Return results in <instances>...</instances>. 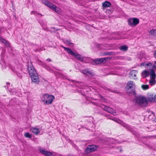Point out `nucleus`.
<instances>
[{
  "label": "nucleus",
  "instance_id": "obj_1",
  "mask_svg": "<svg viewBox=\"0 0 156 156\" xmlns=\"http://www.w3.org/2000/svg\"><path fill=\"white\" fill-rule=\"evenodd\" d=\"M55 99L53 95L45 94L43 95L41 97V101L45 105L51 104Z\"/></svg>",
  "mask_w": 156,
  "mask_h": 156
},
{
  "label": "nucleus",
  "instance_id": "obj_2",
  "mask_svg": "<svg viewBox=\"0 0 156 156\" xmlns=\"http://www.w3.org/2000/svg\"><path fill=\"white\" fill-rule=\"evenodd\" d=\"M61 47H62L65 50H66L68 53L73 56H75L79 60L81 61H83L84 59L85 58V57H83V56L79 54H78L77 53L73 52L71 49L69 48H66L62 46H61Z\"/></svg>",
  "mask_w": 156,
  "mask_h": 156
},
{
  "label": "nucleus",
  "instance_id": "obj_3",
  "mask_svg": "<svg viewBox=\"0 0 156 156\" xmlns=\"http://www.w3.org/2000/svg\"><path fill=\"white\" fill-rule=\"evenodd\" d=\"M135 103L136 105L142 107L147 105L148 102L146 98L143 96H139L136 98Z\"/></svg>",
  "mask_w": 156,
  "mask_h": 156
},
{
  "label": "nucleus",
  "instance_id": "obj_4",
  "mask_svg": "<svg viewBox=\"0 0 156 156\" xmlns=\"http://www.w3.org/2000/svg\"><path fill=\"white\" fill-rule=\"evenodd\" d=\"M39 151L42 154L45 156H61L60 154L55 152L48 151L42 148H40Z\"/></svg>",
  "mask_w": 156,
  "mask_h": 156
},
{
  "label": "nucleus",
  "instance_id": "obj_5",
  "mask_svg": "<svg viewBox=\"0 0 156 156\" xmlns=\"http://www.w3.org/2000/svg\"><path fill=\"white\" fill-rule=\"evenodd\" d=\"M150 79L149 81V83L151 86L155 85L156 83V74L153 69H151L150 73Z\"/></svg>",
  "mask_w": 156,
  "mask_h": 156
},
{
  "label": "nucleus",
  "instance_id": "obj_6",
  "mask_svg": "<svg viewBox=\"0 0 156 156\" xmlns=\"http://www.w3.org/2000/svg\"><path fill=\"white\" fill-rule=\"evenodd\" d=\"M128 21L129 25L132 27H135L139 23V20L138 19L134 18L129 19Z\"/></svg>",
  "mask_w": 156,
  "mask_h": 156
},
{
  "label": "nucleus",
  "instance_id": "obj_7",
  "mask_svg": "<svg viewBox=\"0 0 156 156\" xmlns=\"http://www.w3.org/2000/svg\"><path fill=\"white\" fill-rule=\"evenodd\" d=\"M42 3L47 6L49 7L51 9H53L56 12H58L59 10V9L56 7L55 5L51 4L48 1H43Z\"/></svg>",
  "mask_w": 156,
  "mask_h": 156
},
{
  "label": "nucleus",
  "instance_id": "obj_8",
  "mask_svg": "<svg viewBox=\"0 0 156 156\" xmlns=\"http://www.w3.org/2000/svg\"><path fill=\"white\" fill-rule=\"evenodd\" d=\"M27 69L28 73L30 75H31V74H34V73H37L31 62L29 63L28 64Z\"/></svg>",
  "mask_w": 156,
  "mask_h": 156
},
{
  "label": "nucleus",
  "instance_id": "obj_9",
  "mask_svg": "<svg viewBox=\"0 0 156 156\" xmlns=\"http://www.w3.org/2000/svg\"><path fill=\"white\" fill-rule=\"evenodd\" d=\"M98 148L97 146L94 145H89L86 149L85 153L86 154H87L90 152L94 151L96 150Z\"/></svg>",
  "mask_w": 156,
  "mask_h": 156
},
{
  "label": "nucleus",
  "instance_id": "obj_10",
  "mask_svg": "<svg viewBox=\"0 0 156 156\" xmlns=\"http://www.w3.org/2000/svg\"><path fill=\"white\" fill-rule=\"evenodd\" d=\"M32 81L36 84H38L39 82V80L37 73L30 75Z\"/></svg>",
  "mask_w": 156,
  "mask_h": 156
},
{
  "label": "nucleus",
  "instance_id": "obj_11",
  "mask_svg": "<svg viewBox=\"0 0 156 156\" xmlns=\"http://www.w3.org/2000/svg\"><path fill=\"white\" fill-rule=\"evenodd\" d=\"M148 101L151 102H156V95H154L151 94H147V98H146Z\"/></svg>",
  "mask_w": 156,
  "mask_h": 156
},
{
  "label": "nucleus",
  "instance_id": "obj_12",
  "mask_svg": "<svg viewBox=\"0 0 156 156\" xmlns=\"http://www.w3.org/2000/svg\"><path fill=\"white\" fill-rule=\"evenodd\" d=\"M135 86L134 83L132 81H128L126 87V89L129 90L130 89L133 90L135 88Z\"/></svg>",
  "mask_w": 156,
  "mask_h": 156
},
{
  "label": "nucleus",
  "instance_id": "obj_13",
  "mask_svg": "<svg viewBox=\"0 0 156 156\" xmlns=\"http://www.w3.org/2000/svg\"><path fill=\"white\" fill-rule=\"evenodd\" d=\"M108 59L107 58H97L94 60V62L96 64H100L102 62H105V61L107 60Z\"/></svg>",
  "mask_w": 156,
  "mask_h": 156
},
{
  "label": "nucleus",
  "instance_id": "obj_14",
  "mask_svg": "<svg viewBox=\"0 0 156 156\" xmlns=\"http://www.w3.org/2000/svg\"><path fill=\"white\" fill-rule=\"evenodd\" d=\"M81 72L84 74H85L88 76L90 75H93L94 73L92 71L89 70V69H85L84 70H82Z\"/></svg>",
  "mask_w": 156,
  "mask_h": 156
},
{
  "label": "nucleus",
  "instance_id": "obj_15",
  "mask_svg": "<svg viewBox=\"0 0 156 156\" xmlns=\"http://www.w3.org/2000/svg\"><path fill=\"white\" fill-rule=\"evenodd\" d=\"M151 70V69H150L149 71H147L145 70L143 71L141 73L142 76L144 78H145L149 76H150V73Z\"/></svg>",
  "mask_w": 156,
  "mask_h": 156
},
{
  "label": "nucleus",
  "instance_id": "obj_16",
  "mask_svg": "<svg viewBox=\"0 0 156 156\" xmlns=\"http://www.w3.org/2000/svg\"><path fill=\"white\" fill-rule=\"evenodd\" d=\"M137 73V72L136 71L132 70L130 72V76L132 79H136V75Z\"/></svg>",
  "mask_w": 156,
  "mask_h": 156
},
{
  "label": "nucleus",
  "instance_id": "obj_17",
  "mask_svg": "<svg viewBox=\"0 0 156 156\" xmlns=\"http://www.w3.org/2000/svg\"><path fill=\"white\" fill-rule=\"evenodd\" d=\"M104 109L105 111L109 113L112 114L114 115H115V111L113 109L110 107L105 106V107Z\"/></svg>",
  "mask_w": 156,
  "mask_h": 156
},
{
  "label": "nucleus",
  "instance_id": "obj_18",
  "mask_svg": "<svg viewBox=\"0 0 156 156\" xmlns=\"http://www.w3.org/2000/svg\"><path fill=\"white\" fill-rule=\"evenodd\" d=\"M152 65V63L149 62H146L142 63L141 65V66H144L145 68H147L148 67Z\"/></svg>",
  "mask_w": 156,
  "mask_h": 156
},
{
  "label": "nucleus",
  "instance_id": "obj_19",
  "mask_svg": "<svg viewBox=\"0 0 156 156\" xmlns=\"http://www.w3.org/2000/svg\"><path fill=\"white\" fill-rule=\"evenodd\" d=\"M0 42L3 43L7 47H10V44L9 42L5 40L3 38L0 36Z\"/></svg>",
  "mask_w": 156,
  "mask_h": 156
},
{
  "label": "nucleus",
  "instance_id": "obj_20",
  "mask_svg": "<svg viewBox=\"0 0 156 156\" xmlns=\"http://www.w3.org/2000/svg\"><path fill=\"white\" fill-rule=\"evenodd\" d=\"M30 131L36 135L38 134L40 132V131L38 128H32L30 129Z\"/></svg>",
  "mask_w": 156,
  "mask_h": 156
},
{
  "label": "nucleus",
  "instance_id": "obj_21",
  "mask_svg": "<svg viewBox=\"0 0 156 156\" xmlns=\"http://www.w3.org/2000/svg\"><path fill=\"white\" fill-rule=\"evenodd\" d=\"M148 34L150 36H156V30L153 29L149 31Z\"/></svg>",
  "mask_w": 156,
  "mask_h": 156
},
{
  "label": "nucleus",
  "instance_id": "obj_22",
  "mask_svg": "<svg viewBox=\"0 0 156 156\" xmlns=\"http://www.w3.org/2000/svg\"><path fill=\"white\" fill-rule=\"evenodd\" d=\"M111 5V3L108 1H105L102 3V5L104 8L110 7Z\"/></svg>",
  "mask_w": 156,
  "mask_h": 156
},
{
  "label": "nucleus",
  "instance_id": "obj_23",
  "mask_svg": "<svg viewBox=\"0 0 156 156\" xmlns=\"http://www.w3.org/2000/svg\"><path fill=\"white\" fill-rule=\"evenodd\" d=\"M115 121L117 122L118 123L121 124V125H123L124 127H126V128H128V126L126 124V123H124L121 120H119V119H116V120H115Z\"/></svg>",
  "mask_w": 156,
  "mask_h": 156
},
{
  "label": "nucleus",
  "instance_id": "obj_24",
  "mask_svg": "<svg viewBox=\"0 0 156 156\" xmlns=\"http://www.w3.org/2000/svg\"><path fill=\"white\" fill-rule=\"evenodd\" d=\"M63 42L66 45H69L70 46H72L73 44L71 43V42L69 40H63Z\"/></svg>",
  "mask_w": 156,
  "mask_h": 156
},
{
  "label": "nucleus",
  "instance_id": "obj_25",
  "mask_svg": "<svg viewBox=\"0 0 156 156\" xmlns=\"http://www.w3.org/2000/svg\"><path fill=\"white\" fill-rule=\"evenodd\" d=\"M31 14H34L36 16H38L39 17L42 16V15L41 14L38 13V12H36V11H33L31 12Z\"/></svg>",
  "mask_w": 156,
  "mask_h": 156
},
{
  "label": "nucleus",
  "instance_id": "obj_26",
  "mask_svg": "<svg viewBox=\"0 0 156 156\" xmlns=\"http://www.w3.org/2000/svg\"><path fill=\"white\" fill-rule=\"evenodd\" d=\"M120 50L124 51H126L127 50L128 48L127 46L125 45H123L120 46L119 48Z\"/></svg>",
  "mask_w": 156,
  "mask_h": 156
},
{
  "label": "nucleus",
  "instance_id": "obj_27",
  "mask_svg": "<svg viewBox=\"0 0 156 156\" xmlns=\"http://www.w3.org/2000/svg\"><path fill=\"white\" fill-rule=\"evenodd\" d=\"M142 89L144 90L148 89L149 88V86L147 85L143 84L141 86Z\"/></svg>",
  "mask_w": 156,
  "mask_h": 156
},
{
  "label": "nucleus",
  "instance_id": "obj_28",
  "mask_svg": "<svg viewBox=\"0 0 156 156\" xmlns=\"http://www.w3.org/2000/svg\"><path fill=\"white\" fill-rule=\"evenodd\" d=\"M24 136L26 138H31L32 137V135L28 132H26L24 133Z\"/></svg>",
  "mask_w": 156,
  "mask_h": 156
},
{
  "label": "nucleus",
  "instance_id": "obj_29",
  "mask_svg": "<svg viewBox=\"0 0 156 156\" xmlns=\"http://www.w3.org/2000/svg\"><path fill=\"white\" fill-rule=\"evenodd\" d=\"M37 63L40 65H42L44 67H45L46 65L45 64L41 61L39 60L37 62Z\"/></svg>",
  "mask_w": 156,
  "mask_h": 156
},
{
  "label": "nucleus",
  "instance_id": "obj_30",
  "mask_svg": "<svg viewBox=\"0 0 156 156\" xmlns=\"http://www.w3.org/2000/svg\"><path fill=\"white\" fill-rule=\"evenodd\" d=\"M154 57L156 58V50L155 51V52L154 54Z\"/></svg>",
  "mask_w": 156,
  "mask_h": 156
},
{
  "label": "nucleus",
  "instance_id": "obj_31",
  "mask_svg": "<svg viewBox=\"0 0 156 156\" xmlns=\"http://www.w3.org/2000/svg\"><path fill=\"white\" fill-rule=\"evenodd\" d=\"M46 61L47 62H50L51 61V59H46Z\"/></svg>",
  "mask_w": 156,
  "mask_h": 156
},
{
  "label": "nucleus",
  "instance_id": "obj_32",
  "mask_svg": "<svg viewBox=\"0 0 156 156\" xmlns=\"http://www.w3.org/2000/svg\"><path fill=\"white\" fill-rule=\"evenodd\" d=\"M17 75L18 76H19V77H20V76H21V75H20V74H19V73L17 74Z\"/></svg>",
  "mask_w": 156,
  "mask_h": 156
},
{
  "label": "nucleus",
  "instance_id": "obj_33",
  "mask_svg": "<svg viewBox=\"0 0 156 156\" xmlns=\"http://www.w3.org/2000/svg\"><path fill=\"white\" fill-rule=\"evenodd\" d=\"M154 65L156 66V61H155L154 62Z\"/></svg>",
  "mask_w": 156,
  "mask_h": 156
},
{
  "label": "nucleus",
  "instance_id": "obj_34",
  "mask_svg": "<svg viewBox=\"0 0 156 156\" xmlns=\"http://www.w3.org/2000/svg\"><path fill=\"white\" fill-rule=\"evenodd\" d=\"M12 70L13 71V72H16L15 71V70L14 69H12Z\"/></svg>",
  "mask_w": 156,
  "mask_h": 156
},
{
  "label": "nucleus",
  "instance_id": "obj_35",
  "mask_svg": "<svg viewBox=\"0 0 156 156\" xmlns=\"http://www.w3.org/2000/svg\"><path fill=\"white\" fill-rule=\"evenodd\" d=\"M48 70H49V69H48L47 68H46Z\"/></svg>",
  "mask_w": 156,
  "mask_h": 156
},
{
  "label": "nucleus",
  "instance_id": "obj_36",
  "mask_svg": "<svg viewBox=\"0 0 156 156\" xmlns=\"http://www.w3.org/2000/svg\"><path fill=\"white\" fill-rule=\"evenodd\" d=\"M14 90H13L12 91H11L12 92Z\"/></svg>",
  "mask_w": 156,
  "mask_h": 156
},
{
  "label": "nucleus",
  "instance_id": "obj_37",
  "mask_svg": "<svg viewBox=\"0 0 156 156\" xmlns=\"http://www.w3.org/2000/svg\"><path fill=\"white\" fill-rule=\"evenodd\" d=\"M14 93H12V94H14Z\"/></svg>",
  "mask_w": 156,
  "mask_h": 156
}]
</instances>
